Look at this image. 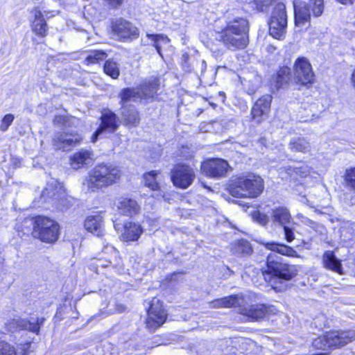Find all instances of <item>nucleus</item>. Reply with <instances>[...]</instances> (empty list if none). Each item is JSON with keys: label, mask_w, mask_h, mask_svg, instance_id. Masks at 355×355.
<instances>
[{"label": "nucleus", "mask_w": 355, "mask_h": 355, "mask_svg": "<svg viewBox=\"0 0 355 355\" xmlns=\"http://www.w3.org/2000/svg\"><path fill=\"white\" fill-rule=\"evenodd\" d=\"M299 218H302L301 221L304 225L310 227L311 229H313L314 231L318 232V229L322 228V226L320 225L319 224L315 223L314 221L311 220V219L304 217L302 215H298Z\"/></svg>", "instance_id": "44"}, {"label": "nucleus", "mask_w": 355, "mask_h": 355, "mask_svg": "<svg viewBox=\"0 0 355 355\" xmlns=\"http://www.w3.org/2000/svg\"><path fill=\"white\" fill-rule=\"evenodd\" d=\"M34 20L32 21V31L39 37H44L47 35L48 26L40 10H35Z\"/></svg>", "instance_id": "23"}, {"label": "nucleus", "mask_w": 355, "mask_h": 355, "mask_svg": "<svg viewBox=\"0 0 355 355\" xmlns=\"http://www.w3.org/2000/svg\"><path fill=\"white\" fill-rule=\"evenodd\" d=\"M336 1L342 4L347 5V4H352L355 0H336Z\"/></svg>", "instance_id": "49"}, {"label": "nucleus", "mask_w": 355, "mask_h": 355, "mask_svg": "<svg viewBox=\"0 0 355 355\" xmlns=\"http://www.w3.org/2000/svg\"><path fill=\"white\" fill-rule=\"evenodd\" d=\"M284 228V237L287 242L291 243L295 239V229L291 227L290 225H287Z\"/></svg>", "instance_id": "45"}, {"label": "nucleus", "mask_w": 355, "mask_h": 355, "mask_svg": "<svg viewBox=\"0 0 355 355\" xmlns=\"http://www.w3.org/2000/svg\"><path fill=\"white\" fill-rule=\"evenodd\" d=\"M117 116L116 114L109 110H105L101 116V125L96 130L92 137V141L95 142L97 137L104 132L112 133L115 132L118 128Z\"/></svg>", "instance_id": "14"}, {"label": "nucleus", "mask_w": 355, "mask_h": 355, "mask_svg": "<svg viewBox=\"0 0 355 355\" xmlns=\"http://www.w3.org/2000/svg\"><path fill=\"white\" fill-rule=\"evenodd\" d=\"M329 341V333L327 332L324 335L314 338L312 341V346L315 349L325 350L327 348H331Z\"/></svg>", "instance_id": "37"}, {"label": "nucleus", "mask_w": 355, "mask_h": 355, "mask_svg": "<svg viewBox=\"0 0 355 355\" xmlns=\"http://www.w3.org/2000/svg\"><path fill=\"white\" fill-rule=\"evenodd\" d=\"M256 220L259 224L266 225L269 221V218L266 214L258 213L256 215Z\"/></svg>", "instance_id": "47"}, {"label": "nucleus", "mask_w": 355, "mask_h": 355, "mask_svg": "<svg viewBox=\"0 0 355 355\" xmlns=\"http://www.w3.org/2000/svg\"><path fill=\"white\" fill-rule=\"evenodd\" d=\"M85 228L97 236L103 234V217L101 214L89 216L85 220Z\"/></svg>", "instance_id": "21"}, {"label": "nucleus", "mask_w": 355, "mask_h": 355, "mask_svg": "<svg viewBox=\"0 0 355 355\" xmlns=\"http://www.w3.org/2000/svg\"><path fill=\"white\" fill-rule=\"evenodd\" d=\"M107 57V53L102 50H96L90 52L86 60L90 63H96L103 60Z\"/></svg>", "instance_id": "41"}, {"label": "nucleus", "mask_w": 355, "mask_h": 355, "mask_svg": "<svg viewBox=\"0 0 355 355\" xmlns=\"http://www.w3.org/2000/svg\"><path fill=\"white\" fill-rule=\"evenodd\" d=\"M113 32L122 40H134L138 37L139 31L132 23L119 19L112 24Z\"/></svg>", "instance_id": "13"}, {"label": "nucleus", "mask_w": 355, "mask_h": 355, "mask_svg": "<svg viewBox=\"0 0 355 355\" xmlns=\"http://www.w3.org/2000/svg\"><path fill=\"white\" fill-rule=\"evenodd\" d=\"M297 269L294 265L282 263L279 257L275 253H270L267 257L266 269L263 270V275L278 291L286 288V282L291 280L297 274Z\"/></svg>", "instance_id": "2"}, {"label": "nucleus", "mask_w": 355, "mask_h": 355, "mask_svg": "<svg viewBox=\"0 0 355 355\" xmlns=\"http://www.w3.org/2000/svg\"><path fill=\"white\" fill-rule=\"evenodd\" d=\"M291 69L287 67H282L274 78L272 85L278 89L286 88L291 80Z\"/></svg>", "instance_id": "30"}, {"label": "nucleus", "mask_w": 355, "mask_h": 355, "mask_svg": "<svg viewBox=\"0 0 355 355\" xmlns=\"http://www.w3.org/2000/svg\"><path fill=\"white\" fill-rule=\"evenodd\" d=\"M263 245L268 250L277 252L280 254L287 257H297V252L291 247L284 244H279L275 242L263 243Z\"/></svg>", "instance_id": "29"}, {"label": "nucleus", "mask_w": 355, "mask_h": 355, "mask_svg": "<svg viewBox=\"0 0 355 355\" xmlns=\"http://www.w3.org/2000/svg\"><path fill=\"white\" fill-rule=\"evenodd\" d=\"M44 319L43 318H37L36 322H33V323L38 324V326L40 327V324L43 322Z\"/></svg>", "instance_id": "54"}, {"label": "nucleus", "mask_w": 355, "mask_h": 355, "mask_svg": "<svg viewBox=\"0 0 355 355\" xmlns=\"http://www.w3.org/2000/svg\"><path fill=\"white\" fill-rule=\"evenodd\" d=\"M295 20L297 25L304 24L309 21L311 19V11L309 6L300 0L293 1Z\"/></svg>", "instance_id": "18"}, {"label": "nucleus", "mask_w": 355, "mask_h": 355, "mask_svg": "<svg viewBox=\"0 0 355 355\" xmlns=\"http://www.w3.org/2000/svg\"><path fill=\"white\" fill-rule=\"evenodd\" d=\"M62 119L61 116H56L54 119V123H60Z\"/></svg>", "instance_id": "55"}, {"label": "nucleus", "mask_w": 355, "mask_h": 355, "mask_svg": "<svg viewBox=\"0 0 355 355\" xmlns=\"http://www.w3.org/2000/svg\"><path fill=\"white\" fill-rule=\"evenodd\" d=\"M294 78L297 83L302 85L313 83L314 73L310 62L306 58H298L295 60L294 64Z\"/></svg>", "instance_id": "11"}, {"label": "nucleus", "mask_w": 355, "mask_h": 355, "mask_svg": "<svg viewBox=\"0 0 355 355\" xmlns=\"http://www.w3.org/2000/svg\"><path fill=\"white\" fill-rule=\"evenodd\" d=\"M222 355H227V354H222Z\"/></svg>", "instance_id": "57"}, {"label": "nucleus", "mask_w": 355, "mask_h": 355, "mask_svg": "<svg viewBox=\"0 0 355 355\" xmlns=\"http://www.w3.org/2000/svg\"><path fill=\"white\" fill-rule=\"evenodd\" d=\"M302 243L304 244V247L306 250H310V249L311 248V244L310 241H305L304 240H303V241H302Z\"/></svg>", "instance_id": "51"}, {"label": "nucleus", "mask_w": 355, "mask_h": 355, "mask_svg": "<svg viewBox=\"0 0 355 355\" xmlns=\"http://www.w3.org/2000/svg\"><path fill=\"white\" fill-rule=\"evenodd\" d=\"M167 314L163 305L157 299H153L148 310L146 324L147 328L152 331L161 327L166 321Z\"/></svg>", "instance_id": "9"}, {"label": "nucleus", "mask_w": 355, "mask_h": 355, "mask_svg": "<svg viewBox=\"0 0 355 355\" xmlns=\"http://www.w3.org/2000/svg\"><path fill=\"white\" fill-rule=\"evenodd\" d=\"M15 116L12 114H8L4 116V117L1 120V123L0 125V130L2 132L6 131L9 126L12 124Z\"/></svg>", "instance_id": "43"}, {"label": "nucleus", "mask_w": 355, "mask_h": 355, "mask_svg": "<svg viewBox=\"0 0 355 355\" xmlns=\"http://www.w3.org/2000/svg\"><path fill=\"white\" fill-rule=\"evenodd\" d=\"M119 97L121 107H123V106H127L126 104L128 102L135 101L138 98H141V94L138 88H125L119 93Z\"/></svg>", "instance_id": "33"}, {"label": "nucleus", "mask_w": 355, "mask_h": 355, "mask_svg": "<svg viewBox=\"0 0 355 355\" xmlns=\"http://www.w3.org/2000/svg\"><path fill=\"white\" fill-rule=\"evenodd\" d=\"M195 178L194 169L187 164H176L171 171V179L173 185L182 189H186L190 187Z\"/></svg>", "instance_id": "8"}, {"label": "nucleus", "mask_w": 355, "mask_h": 355, "mask_svg": "<svg viewBox=\"0 0 355 355\" xmlns=\"http://www.w3.org/2000/svg\"><path fill=\"white\" fill-rule=\"evenodd\" d=\"M125 310V307L123 304H116V311L118 312H123Z\"/></svg>", "instance_id": "50"}, {"label": "nucleus", "mask_w": 355, "mask_h": 355, "mask_svg": "<svg viewBox=\"0 0 355 355\" xmlns=\"http://www.w3.org/2000/svg\"><path fill=\"white\" fill-rule=\"evenodd\" d=\"M263 179L254 173L232 178L228 187L229 192L232 196L249 198H257L263 192Z\"/></svg>", "instance_id": "5"}, {"label": "nucleus", "mask_w": 355, "mask_h": 355, "mask_svg": "<svg viewBox=\"0 0 355 355\" xmlns=\"http://www.w3.org/2000/svg\"><path fill=\"white\" fill-rule=\"evenodd\" d=\"M275 49H276V48L274 46H272V45H269L267 47V51L268 52H273Z\"/></svg>", "instance_id": "53"}, {"label": "nucleus", "mask_w": 355, "mask_h": 355, "mask_svg": "<svg viewBox=\"0 0 355 355\" xmlns=\"http://www.w3.org/2000/svg\"><path fill=\"white\" fill-rule=\"evenodd\" d=\"M121 214L127 216H132L139 212V206L137 202L130 198H123L120 200L117 205Z\"/></svg>", "instance_id": "28"}, {"label": "nucleus", "mask_w": 355, "mask_h": 355, "mask_svg": "<svg viewBox=\"0 0 355 355\" xmlns=\"http://www.w3.org/2000/svg\"><path fill=\"white\" fill-rule=\"evenodd\" d=\"M103 70L107 75L114 79L117 78L120 74L119 64L112 59H109L105 62Z\"/></svg>", "instance_id": "36"}, {"label": "nucleus", "mask_w": 355, "mask_h": 355, "mask_svg": "<svg viewBox=\"0 0 355 355\" xmlns=\"http://www.w3.org/2000/svg\"><path fill=\"white\" fill-rule=\"evenodd\" d=\"M272 96L269 94L264 95L259 98L252 109V115L254 119L259 118L268 113L270 107Z\"/></svg>", "instance_id": "22"}, {"label": "nucleus", "mask_w": 355, "mask_h": 355, "mask_svg": "<svg viewBox=\"0 0 355 355\" xmlns=\"http://www.w3.org/2000/svg\"><path fill=\"white\" fill-rule=\"evenodd\" d=\"M288 146L291 151L303 153H309L311 148L309 140L304 137L292 138L289 141Z\"/></svg>", "instance_id": "31"}, {"label": "nucleus", "mask_w": 355, "mask_h": 355, "mask_svg": "<svg viewBox=\"0 0 355 355\" xmlns=\"http://www.w3.org/2000/svg\"><path fill=\"white\" fill-rule=\"evenodd\" d=\"M328 333L331 348H340L355 340L354 330L332 331Z\"/></svg>", "instance_id": "15"}, {"label": "nucleus", "mask_w": 355, "mask_h": 355, "mask_svg": "<svg viewBox=\"0 0 355 355\" xmlns=\"http://www.w3.org/2000/svg\"><path fill=\"white\" fill-rule=\"evenodd\" d=\"M64 195L61 184L56 180L49 182L45 189L42 191L41 198L44 202L59 200Z\"/></svg>", "instance_id": "17"}, {"label": "nucleus", "mask_w": 355, "mask_h": 355, "mask_svg": "<svg viewBox=\"0 0 355 355\" xmlns=\"http://www.w3.org/2000/svg\"><path fill=\"white\" fill-rule=\"evenodd\" d=\"M120 114L123 125L133 127L139 125L140 117L139 112L134 106H123V107H121Z\"/></svg>", "instance_id": "19"}, {"label": "nucleus", "mask_w": 355, "mask_h": 355, "mask_svg": "<svg viewBox=\"0 0 355 355\" xmlns=\"http://www.w3.org/2000/svg\"><path fill=\"white\" fill-rule=\"evenodd\" d=\"M248 22L242 17L230 20L218 34L217 39L230 50L243 49L248 44Z\"/></svg>", "instance_id": "4"}, {"label": "nucleus", "mask_w": 355, "mask_h": 355, "mask_svg": "<svg viewBox=\"0 0 355 355\" xmlns=\"http://www.w3.org/2000/svg\"><path fill=\"white\" fill-rule=\"evenodd\" d=\"M307 5L311 9L315 17H319L322 14L324 10L323 0H309V3Z\"/></svg>", "instance_id": "39"}, {"label": "nucleus", "mask_w": 355, "mask_h": 355, "mask_svg": "<svg viewBox=\"0 0 355 355\" xmlns=\"http://www.w3.org/2000/svg\"><path fill=\"white\" fill-rule=\"evenodd\" d=\"M8 331L15 333L20 330H29L31 332L38 334V324L31 323L26 319L20 318H13L6 323Z\"/></svg>", "instance_id": "16"}, {"label": "nucleus", "mask_w": 355, "mask_h": 355, "mask_svg": "<svg viewBox=\"0 0 355 355\" xmlns=\"http://www.w3.org/2000/svg\"><path fill=\"white\" fill-rule=\"evenodd\" d=\"M146 37L150 40L152 45L155 48L159 55L162 57V48L163 46L168 44V38L162 34H147Z\"/></svg>", "instance_id": "34"}, {"label": "nucleus", "mask_w": 355, "mask_h": 355, "mask_svg": "<svg viewBox=\"0 0 355 355\" xmlns=\"http://www.w3.org/2000/svg\"><path fill=\"white\" fill-rule=\"evenodd\" d=\"M92 155V153L87 150L82 149L76 153L71 158V165L72 168L78 169L85 164H90Z\"/></svg>", "instance_id": "27"}, {"label": "nucleus", "mask_w": 355, "mask_h": 355, "mask_svg": "<svg viewBox=\"0 0 355 355\" xmlns=\"http://www.w3.org/2000/svg\"><path fill=\"white\" fill-rule=\"evenodd\" d=\"M144 232L143 227L135 223L129 222L124 225V232L122 234L123 240L125 241H135L139 239Z\"/></svg>", "instance_id": "25"}, {"label": "nucleus", "mask_w": 355, "mask_h": 355, "mask_svg": "<svg viewBox=\"0 0 355 355\" xmlns=\"http://www.w3.org/2000/svg\"><path fill=\"white\" fill-rule=\"evenodd\" d=\"M107 264H102L101 266L103 267H105V266H107Z\"/></svg>", "instance_id": "56"}, {"label": "nucleus", "mask_w": 355, "mask_h": 355, "mask_svg": "<svg viewBox=\"0 0 355 355\" xmlns=\"http://www.w3.org/2000/svg\"><path fill=\"white\" fill-rule=\"evenodd\" d=\"M0 355H17V349L12 344L0 339Z\"/></svg>", "instance_id": "40"}, {"label": "nucleus", "mask_w": 355, "mask_h": 355, "mask_svg": "<svg viewBox=\"0 0 355 355\" xmlns=\"http://www.w3.org/2000/svg\"><path fill=\"white\" fill-rule=\"evenodd\" d=\"M322 262L326 268L335 271L339 274H342L341 263L332 251H327L324 254Z\"/></svg>", "instance_id": "32"}, {"label": "nucleus", "mask_w": 355, "mask_h": 355, "mask_svg": "<svg viewBox=\"0 0 355 355\" xmlns=\"http://www.w3.org/2000/svg\"><path fill=\"white\" fill-rule=\"evenodd\" d=\"M345 180L348 187L355 189V168L346 171Z\"/></svg>", "instance_id": "42"}, {"label": "nucleus", "mask_w": 355, "mask_h": 355, "mask_svg": "<svg viewBox=\"0 0 355 355\" xmlns=\"http://www.w3.org/2000/svg\"><path fill=\"white\" fill-rule=\"evenodd\" d=\"M160 80L159 78L150 77L138 87L141 98H153L159 89Z\"/></svg>", "instance_id": "20"}, {"label": "nucleus", "mask_w": 355, "mask_h": 355, "mask_svg": "<svg viewBox=\"0 0 355 355\" xmlns=\"http://www.w3.org/2000/svg\"><path fill=\"white\" fill-rule=\"evenodd\" d=\"M230 168L228 163L220 158L207 160L201 166L202 172L207 176L214 178L225 177Z\"/></svg>", "instance_id": "12"}, {"label": "nucleus", "mask_w": 355, "mask_h": 355, "mask_svg": "<svg viewBox=\"0 0 355 355\" xmlns=\"http://www.w3.org/2000/svg\"><path fill=\"white\" fill-rule=\"evenodd\" d=\"M82 140V136L76 132L62 131L55 135L52 144L55 150L68 151L79 145Z\"/></svg>", "instance_id": "10"}, {"label": "nucleus", "mask_w": 355, "mask_h": 355, "mask_svg": "<svg viewBox=\"0 0 355 355\" xmlns=\"http://www.w3.org/2000/svg\"><path fill=\"white\" fill-rule=\"evenodd\" d=\"M287 28V14L286 6L282 3H277L274 8L269 21L270 35L277 40H282Z\"/></svg>", "instance_id": "7"}, {"label": "nucleus", "mask_w": 355, "mask_h": 355, "mask_svg": "<svg viewBox=\"0 0 355 355\" xmlns=\"http://www.w3.org/2000/svg\"><path fill=\"white\" fill-rule=\"evenodd\" d=\"M271 220L273 223L284 227L291 224L292 217L287 208L279 207L272 210Z\"/></svg>", "instance_id": "24"}, {"label": "nucleus", "mask_w": 355, "mask_h": 355, "mask_svg": "<svg viewBox=\"0 0 355 355\" xmlns=\"http://www.w3.org/2000/svg\"><path fill=\"white\" fill-rule=\"evenodd\" d=\"M262 3L263 2L261 0H257L255 1L257 8L259 11H263L266 9V8L268 6V3L263 4Z\"/></svg>", "instance_id": "48"}, {"label": "nucleus", "mask_w": 355, "mask_h": 355, "mask_svg": "<svg viewBox=\"0 0 355 355\" xmlns=\"http://www.w3.org/2000/svg\"><path fill=\"white\" fill-rule=\"evenodd\" d=\"M158 172L156 171H152L144 175V180L145 185L149 187L153 191H157V193L153 196L157 199L163 198L164 200H167L168 198L162 190L160 189L159 184L156 181V176Z\"/></svg>", "instance_id": "26"}, {"label": "nucleus", "mask_w": 355, "mask_h": 355, "mask_svg": "<svg viewBox=\"0 0 355 355\" xmlns=\"http://www.w3.org/2000/svg\"><path fill=\"white\" fill-rule=\"evenodd\" d=\"M32 234L42 242L51 243L58 239L60 226L56 221L48 217L38 216L34 218Z\"/></svg>", "instance_id": "6"}, {"label": "nucleus", "mask_w": 355, "mask_h": 355, "mask_svg": "<svg viewBox=\"0 0 355 355\" xmlns=\"http://www.w3.org/2000/svg\"><path fill=\"white\" fill-rule=\"evenodd\" d=\"M121 175L119 166L110 163L98 164L89 171L83 185L87 191L95 192L116 183Z\"/></svg>", "instance_id": "3"}, {"label": "nucleus", "mask_w": 355, "mask_h": 355, "mask_svg": "<svg viewBox=\"0 0 355 355\" xmlns=\"http://www.w3.org/2000/svg\"><path fill=\"white\" fill-rule=\"evenodd\" d=\"M295 170V166H282L279 168L278 171L282 179H288L291 178L294 180H297Z\"/></svg>", "instance_id": "38"}, {"label": "nucleus", "mask_w": 355, "mask_h": 355, "mask_svg": "<svg viewBox=\"0 0 355 355\" xmlns=\"http://www.w3.org/2000/svg\"><path fill=\"white\" fill-rule=\"evenodd\" d=\"M29 345H30V343H26V345H24V347H23L24 353H23L22 355H27L28 354V352H26V349L29 347Z\"/></svg>", "instance_id": "52"}, {"label": "nucleus", "mask_w": 355, "mask_h": 355, "mask_svg": "<svg viewBox=\"0 0 355 355\" xmlns=\"http://www.w3.org/2000/svg\"><path fill=\"white\" fill-rule=\"evenodd\" d=\"M295 175H297V179L298 178L306 177L310 173L309 167L304 164L300 166H295Z\"/></svg>", "instance_id": "46"}, {"label": "nucleus", "mask_w": 355, "mask_h": 355, "mask_svg": "<svg viewBox=\"0 0 355 355\" xmlns=\"http://www.w3.org/2000/svg\"><path fill=\"white\" fill-rule=\"evenodd\" d=\"M233 252L243 256L250 255L252 252V248L250 243L244 239L239 240L234 245Z\"/></svg>", "instance_id": "35"}, {"label": "nucleus", "mask_w": 355, "mask_h": 355, "mask_svg": "<svg viewBox=\"0 0 355 355\" xmlns=\"http://www.w3.org/2000/svg\"><path fill=\"white\" fill-rule=\"evenodd\" d=\"M243 303L244 299L242 296L232 295L216 299L209 304L210 308L214 309L239 307V313L252 321L263 320L270 315L275 314L277 311L276 308L272 305L259 304L243 306Z\"/></svg>", "instance_id": "1"}]
</instances>
